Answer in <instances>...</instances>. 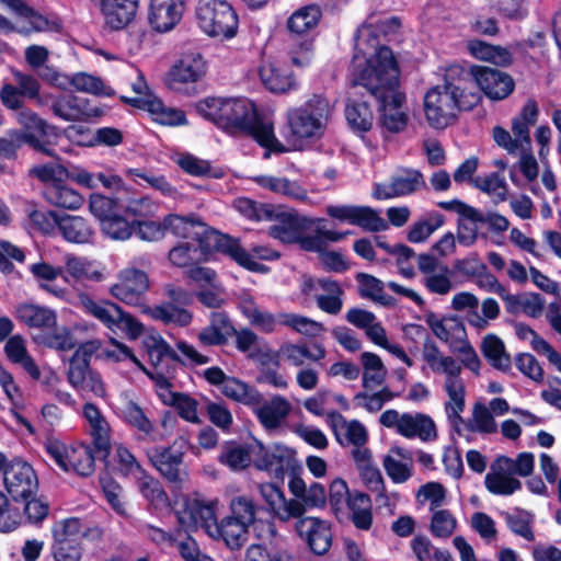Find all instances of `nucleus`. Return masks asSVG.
I'll use <instances>...</instances> for the list:
<instances>
[{"instance_id": "obj_49", "label": "nucleus", "mask_w": 561, "mask_h": 561, "mask_svg": "<svg viewBox=\"0 0 561 561\" xmlns=\"http://www.w3.org/2000/svg\"><path fill=\"white\" fill-rule=\"evenodd\" d=\"M481 351L486 360L497 370L508 371L512 367L511 356L503 341L496 335H486L481 343Z\"/></svg>"}, {"instance_id": "obj_15", "label": "nucleus", "mask_w": 561, "mask_h": 561, "mask_svg": "<svg viewBox=\"0 0 561 561\" xmlns=\"http://www.w3.org/2000/svg\"><path fill=\"white\" fill-rule=\"evenodd\" d=\"M3 484L13 501L27 500L36 494L38 479L33 467L21 458L9 461Z\"/></svg>"}, {"instance_id": "obj_46", "label": "nucleus", "mask_w": 561, "mask_h": 561, "mask_svg": "<svg viewBox=\"0 0 561 561\" xmlns=\"http://www.w3.org/2000/svg\"><path fill=\"white\" fill-rule=\"evenodd\" d=\"M44 196L49 204L70 210L79 209L84 203V198L79 192L62 183L47 185Z\"/></svg>"}, {"instance_id": "obj_38", "label": "nucleus", "mask_w": 561, "mask_h": 561, "mask_svg": "<svg viewBox=\"0 0 561 561\" xmlns=\"http://www.w3.org/2000/svg\"><path fill=\"white\" fill-rule=\"evenodd\" d=\"M83 416L89 425L90 433L94 439L95 446L99 450L107 454L111 448V428L107 421L101 411L92 403L84 404Z\"/></svg>"}, {"instance_id": "obj_39", "label": "nucleus", "mask_w": 561, "mask_h": 561, "mask_svg": "<svg viewBox=\"0 0 561 561\" xmlns=\"http://www.w3.org/2000/svg\"><path fill=\"white\" fill-rule=\"evenodd\" d=\"M259 73L264 87L272 92L285 93L296 87L293 75L276 64L262 65Z\"/></svg>"}, {"instance_id": "obj_44", "label": "nucleus", "mask_w": 561, "mask_h": 561, "mask_svg": "<svg viewBox=\"0 0 561 561\" xmlns=\"http://www.w3.org/2000/svg\"><path fill=\"white\" fill-rule=\"evenodd\" d=\"M477 66L467 68L462 65H450L446 68L444 73V83L438 87L443 88L448 92L460 98H468L469 93H466L468 83L474 81V70Z\"/></svg>"}, {"instance_id": "obj_45", "label": "nucleus", "mask_w": 561, "mask_h": 561, "mask_svg": "<svg viewBox=\"0 0 561 561\" xmlns=\"http://www.w3.org/2000/svg\"><path fill=\"white\" fill-rule=\"evenodd\" d=\"M57 227L62 237L69 242L88 243L93 237L91 226L87 219L80 216H59Z\"/></svg>"}, {"instance_id": "obj_56", "label": "nucleus", "mask_w": 561, "mask_h": 561, "mask_svg": "<svg viewBox=\"0 0 561 561\" xmlns=\"http://www.w3.org/2000/svg\"><path fill=\"white\" fill-rule=\"evenodd\" d=\"M135 102L156 115V119L163 125H182L186 122L185 114L182 111L167 108L159 99H139Z\"/></svg>"}, {"instance_id": "obj_32", "label": "nucleus", "mask_w": 561, "mask_h": 561, "mask_svg": "<svg viewBox=\"0 0 561 561\" xmlns=\"http://www.w3.org/2000/svg\"><path fill=\"white\" fill-rule=\"evenodd\" d=\"M15 119L21 126V129L19 130L22 134L31 135L35 140L33 145L28 146L36 151L51 156L50 150L41 141V137L46 135L47 123L34 111L28 107H24L23 105L21 108L15 110Z\"/></svg>"}, {"instance_id": "obj_37", "label": "nucleus", "mask_w": 561, "mask_h": 561, "mask_svg": "<svg viewBox=\"0 0 561 561\" xmlns=\"http://www.w3.org/2000/svg\"><path fill=\"white\" fill-rule=\"evenodd\" d=\"M539 110L534 100H528L517 116L512 119V131L524 151L530 150L529 129L538 119Z\"/></svg>"}, {"instance_id": "obj_63", "label": "nucleus", "mask_w": 561, "mask_h": 561, "mask_svg": "<svg viewBox=\"0 0 561 561\" xmlns=\"http://www.w3.org/2000/svg\"><path fill=\"white\" fill-rule=\"evenodd\" d=\"M391 179L398 197L410 195L425 186L423 174L414 169L401 170Z\"/></svg>"}, {"instance_id": "obj_1", "label": "nucleus", "mask_w": 561, "mask_h": 561, "mask_svg": "<svg viewBox=\"0 0 561 561\" xmlns=\"http://www.w3.org/2000/svg\"><path fill=\"white\" fill-rule=\"evenodd\" d=\"M422 358L434 375L443 376L442 387L447 397L444 412L448 424L458 435L462 436L465 431L479 434H493L497 431L491 411L480 402L473 405L471 417L463 420L467 389L461 367L453 356L444 354L433 341H426L422 346Z\"/></svg>"}, {"instance_id": "obj_62", "label": "nucleus", "mask_w": 561, "mask_h": 561, "mask_svg": "<svg viewBox=\"0 0 561 561\" xmlns=\"http://www.w3.org/2000/svg\"><path fill=\"white\" fill-rule=\"evenodd\" d=\"M305 218L288 217L268 228V234L284 243H297L300 239Z\"/></svg>"}, {"instance_id": "obj_61", "label": "nucleus", "mask_w": 561, "mask_h": 561, "mask_svg": "<svg viewBox=\"0 0 561 561\" xmlns=\"http://www.w3.org/2000/svg\"><path fill=\"white\" fill-rule=\"evenodd\" d=\"M278 319L279 324L307 336H317L324 331L320 322L297 313L280 312L278 313Z\"/></svg>"}, {"instance_id": "obj_47", "label": "nucleus", "mask_w": 561, "mask_h": 561, "mask_svg": "<svg viewBox=\"0 0 561 561\" xmlns=\"http://www.w3.org/2000/svg\"><path fill=\"white\" fill-rule=\"evenodd\" d=\"M322 18V11L317 4L299 8L287 20V28L295 34H306L317 27Z\"/></svg>"}, {"instance_id": "obj_27", "label": "nucleus", "mask_w": 561, "mask_h": 561, "mask_svg": "<svg viewBox=\"0 0 561 561\" xmlns=\"http://www.w3.org/2000/svg\"><path fill=\"white\" fill-rule=\"evenodd\" d=\"M425 322L432 333L450 350L467 337L465 324L457 316L442 317L432 312L426 316Z\"/></svg>"}, {"instance_id": "obj_64", "label": "nucleus", "mask_w": 561, "mask_h": 561, "mask_svg": "<svg viewBox=\"0 0 561 561\" xmlns=\"http://www.w3.org/2000/svg\"><path fill=\"white\" fill-rule=\"evenodd\" d=\"M345 116L350 126L360 131H367L373 125V112L366 102L348 101Z\"/></svg>"}, {"instance_id": "obj_20", "label": "nucleus", "mask_w": 561, "mask_h": 561, "mask_svg": "<svg viewBox=\"0 0 561 561\" xmlns=\"http://www.w3.org/2000/svg\"><path fill=\"white\" fill-rule=\"evenodd\" d=\"M297 534L316 554H324L331 547L332 534L327 520L313 516L294 517Z\"/></svg>"}, {"instance_id": "obj_52", "label": "nucleus", "mask_w": 561, "mask_h": 561, "mask_svg": "<svg viewBox=\"0 0 561 561\" xmlns=\"http://www.w3.org/2000/svg\"><path fill=\"white\" fill-rule=\"evenodd\" d=\"M351 513V518L356 528L368 530L373 524L371 500L362 492H353V496L347 503L346 513Z\"/></svg>"}, {"instance_id": "obj_4", "label": "nucleus", "mask_w": 561, "mask_h": 561, "mask_svg": "<svg viewBox=\"0 0 561 561\" xmlns=\"http://www.w3.org/2000/svg\"><path fill=\"white\" fill-rule=\"evenodd\" d=\"M332 114L333 105L321 94H313L301 106L290 108L287 112L289 141L301 149L305 142L320 139Z\"/></svg>"}, {"instance_id": "obj_25", "label": "nucleus", "mask_w": 561, "mask_h": 561, "mask_svg": "<svg viewBox=\"0 0 561 561\" xmlns=\"http://www.w3.org/2000/svg\"><path fill=\"white\" fill-rule=\"evenodd\" d=\"M251 409L262 426L267 432H274L285 423L291 412V404L285 397L276 394L268 401L263 399L262 403Z\"/></svg>"}, {"instance_id": "obj_12", "label": "nucleus", "mask_w": 561, "mask_h": 561, "mask_svg": "<svg viewBox=\"0 0 561 561\" xmlns=\"http://www.w3.org/2000/svg\"><path fill=\"white\" fill-rule=\"evenodd\" d=\"M46 451L65 472L90 477L95 470L93 450L88 445H66L60 440L50 439L46 444Z\"/></svg>"}, {"instance_id": "obj_60", "label": "nucleus", "mask_w": 561, "mask_h": 561, "mask_svg": "<svg viewBox=\"0 0 561 561\" xmlns=\"http://www.w3.org/2000/svg\"><path fill=\"white\" fill-rule=\"evenodd\" d=\"M90 213L100 221V225L118 213H124V205L116 198L102 194H91L89 198Z\"/></svg>"}, {"instance_id": "obj_28", "label": "nucleus", "mask_w": 561, "mask_h": 561, "mask_svg": "<svg viewBox=\"0 0 561 561\" xmlns=\"http://www.w3.org/2000/svg\"><path fill=\"white\" fill-rule=\"evenodd\" d=\"M185 0H151L149 22L158 32L172 30L181 20Z\"/></svg>"}, {"instance_id": "obj_9", "label": "nucleus", "mask_w": 561, "mask_h": 561, "mask_svg": "<svg viewBox=\"0 0 561 561\" xmlns=\"http://www.w3.org/2000/svg\"><path fill=\"white\" fill-rule=\"evenodd\" d=\"M400 20L396 16H379L371 14L365 24L357 32L356 48L358 53L354 56L351 71L356 58L360 60L362 69L368 67L371 59L376 57L379 49L388 48L379 42L380 36L389 37L400 28Z\"/></svg>"}, {"instance_id": "obj_11", "label": "nucleus", "mask_w": 561, "mask_h": 561, "mask_svg": "<svg viewBox=\"0 0 561 561\" xmlns=\"http://www.w3.org/2000/svg\"><path fill=\"white\" fill-rule=\"evenodd\" d=\"M379 423L409 439L419 438L422 442H433L437 438L434 420L424 413H400L394 409H388L380 414Z\"/></svg>"}, {"instance_id": "obj_29", "label": "nucleus", "mask_w": 561, "mask_h": 561, "mask_svg": "<svg viewBox=\"0 0 561 561\" xmlns=\"http://www.w3.org/2000/svg\"><path fill=\"white\" fill-rule=\"evenodd\" d=\"M139 0H101L100 8L104 23L111 30L119 31L136 18Z\"/></svg>"}, {"instance_id": "obj_21", "label": "nucleus", "mask_w": 561, "mask_h": 561, "mask_svg": "<svg viewBox=\"0 0 561 561\" xmlns=\"http://www.w3.org/2000/svg\"><path fill=\"white\" fill-rule=\"evenodd\" d=\"M511 458L497 457L484 478L486 490L495 495L508 496L522 489V482L510 471Z\"/></svg>"}, {"instance_id": "obj_33", "label": "nucleus", "mask_w": 561, "mask_h": 561, "mask_svg": "<svg viewBox=\"0 0 561 561\" xmlns=\"http://www.w3.org/2000/svg\"><path fill=\"white\" fill-rule=\"evenodd\" d=\"M53 114L65 121L76 122L90 117L93 111L89 107V101L73 94H65L55 99L51 103Z\"/></svg>"}, {"instance_id": "obj_18", "label": "nucleus", "mask_w": 561, "mask_h": 561, "mask_svg": "<svg viewBox=\"0 0 561 561\" xmlns=\"http://www.w3.org/2000/svg\"><path fill=\"white\" fill-rule=\"evenodd\" d=\"M325 211L333 219L358 226L367 231L379 232L388 228L387 221L378 211L368 206L329 205Z\"/></svg>"}, {"instance_id": "obj_30", "label": "nucleus", "mask_w": 561, "mask_h": 561, "mask_svg": "<svg viewBox=\"0 0 561 561\" xmlns=\"http://www.w3.org/2000/svg\"><path fill=\"white\" fill-rule=\"evenodd\" d=\"M234 332L228 316L224 312H211L209 323L197 333V341L204 347L221 346Z\"/></svg>"}, {"instance_id": "obj_24", "label": "nucleus", "mask_w": 561, "mask_h": 561, "mask_svg": "<svg viewBox=\"0 0 561 561\" xmlns=\"http://www.w3.org/2000/svg\"><path fill=\"white\" fill-rule=\"evenodd\" d=\"M474 82L491 100H503L514 90V81L511 76L497 69L477 66Z\"/></svg>"}, {"instance_id": "obj_3", "label": "nucleus", "mask_w": 561, "mask_h": 561, "mask_svg": "<svg viewBox=\"0 0 561 561\" xmlns=\"http://www.w3.org/2000/svg\"><path fill=\"white\" fill-rule=\"evenodd\" d=\"M197 113L228 134H248L270 152H285V146L274 134L271 117L257 113L255 104L247 98L207 96L195 104Z\"/></svg>"}, {"instance_id": "obj_59", "label": "nucleus", "mask_w": 561, "mask_h": 561, "mask_svg": "<svg viewBox=\"0 0 561 561\" xmlns=\"http://www.w3.org/2000/svg\"><path fill=\"white\" fill-rule=\"evenodd\" d=\"M233 208L241 216L252 221L270 220L274 216V209L271 205L257 203L248 197L236 198Z\"/></svg>"}, {"instance_id": "obj_41", "label": "nucleus", "mask_w": 561, "mask_h": 561, "mask_svg": "<svg viewBox=\"0 0 561 561\" xmlns=\"http://www.w3.org/2000/svg\"><path fill=\"white\" fill-rule=\"evenodd\" d=\"M141 312L165 324H175L179 327L188 325L193 319L188 310L172 302H164L154 307L141 306Z\"/></svg>"}, {"instance_id": "obj_13", "label": "nucleus", "mask_w": 561, "mask_h": 561, "mask_svg": "<svg viewBox=\"0 0 561 561\" xmlns=\"http://www.w3.org/2000/svg\"><path fill=\"white\" fill-rule=\"evenodd\" d=\"M217 500L187 499L176 513L178 520L186 530L201 527L213 539L221 540V519L217 520Z\"/></svg>"}, {"instance_id": "obj_43", "label": "nucleus", "mask_w": 561, "mask_h": 561, "mask_svg": "<svg viewBox=\"0 0 561 561\" xmlns=\"http://www.w3.org/2000/svg\"><path fill=\"white\" fill-rule=\"evenodd\" d=\"M67 273L76 280L102 282L105 279V268L85 257L68 255L65 260Z\"/></svg>"}, {"instance_id": "obj_17", "label": "nucleus", "mask_w": 561, "mask_h": 561, "mask_svg": "<svg viewBox=\"0 0 561 561\" xmlns=\"http://www.w3.org/2000/svg\"><path fill=\"white\" fill-rule=\"evenodd\" d=\"M14 83L4 82L0 89L2 105L15 111L21 108L24 99L39 100L41 83L32 75L12 69Z\"/></svg>"}, {"instance_id": "obj_40", "label": "nucleus", "mask_w": 561, "mask_h": 561, "mask_svg": "<svg viewBox=\"0 0 561 561\" xmlns=\"http://www.w3.org/2000/svg\"><path fill=\"white\" fill-rule=\"evenodd\" d=\"M280 357L293 366H302L306 360L319 362L324 358L325 350L321 344L314 343L309 347L307 344L284 343L279 347Z\"/></svg>"}, {"instance_id": "obj_8", "label": "nucleus", "mask_w": 561, "mask_h": 561, "mask_svg": "<svg viewBox=\"0 0 561 561\" xmlns=\"http://www.w3.org/2000/svg\"><path fill=\"white\" fill-rule=\"evenodd\" d=\"M195 20L198 27L210 37L229 39L238 31V15L226 0H198Z\"/></svg>"}, {"instance_id": "obj_7", "label": "nucleus", "mask_w": 561, "mask_h": 561, "mask_svg": "<svg viewBox=\"0 0 561 561\" xmlns=\"http://www.w3.org/2000/svg\"><path fill=\"white\" fill-rule=\"evenodd\" d=\"M479 100L476 93L460 98L438 85L433 87L424 96L425 118L431 127L444 129L456 119L460 111L471 110Z\"/></svg>"}, {"instance_id": "obj_58", "label": "nucleus", "mask_w": 561, "mask_h": 561, "mask_svg": "<svg viewBox=\"0 0 561 561\" xmlns=\"http://www.w3.org/2000/svg\"><path fill=\"white\" fill-rule=\"evenodd\" d=\"M70 87L79 92L98 96H111L114 94L113 89L105 85L101 78L87 72L72 75L70 77Z\"/></svg>"}, {"instance_id": "obj_14", "label": "nucleus", "mask_w": 561, "mask_h": 561, "mask_svg": "<svg viewBox=\"0 0 561 561\" xmlns=\"http://www.w3.org/2000/svg\"><path fill=\"white\" fill-rule=\"evenodd\" d=\"M214 243L220 252L229 255L240 266L252 272L264 270V266L255 259L272 261L278 257V253L266 245H254L251 252H248L240 244L239 239L218 232L214 233Z\"/></svg>"}, {"instance_id": "obj_2", "label": "nucleus", "mask_w": 561, "mask_h": 561, "mask_svg": "<svg viewBox=\"0 0 561 561\" xmlns=\"http://www.w3.org/2000/svg\"><path fill=\"white\" fill-rule=\"evenodd\" d=\"M351 81L354 87L365 88L380 102V125L392 134L401 133L409 123V110L405 96L398 90L399 69L389 48L379 49L378 54L362 69L356 58Z\"/></svg>"}, {"instance_id": "obj_55", "label": "nucleus", "mask_w": 561, "mask_h": 561, "mask_svg": "<svg viewBox=\"0 0 561 561\" xmlns=\"http://www.w3.org/2000/svg\"><path fill=\"white\" fill-rule=\"evenodd\" d=\"M468 49L476 58L499 66H507L512 61V56L507 49L490 45L482 41H470L468 43Z\"/></svg>"}, {"instance_id": "obj_53", "label": "nucleus", "mask_w": 561, "mask_h": 561, "mask_svg": "<svg viewBox=\"0 0 561 561\" xmlns=\"http://www.w3.org/2000/svg\"><path fill=\"white\" fill-rule=\"evenodd\" d=\"M205 62L199 55L182 58L171 70V77L179 82H195L205 73Z\"/></svg>"}, {"instance_id": "obj_36", "label": "nucleus", "mask_w": 561, "mask_h": 561, "mask_svg": "<svg viewBox=\"0 0 561 561\" xmlns=\"http://www.w3.org/2000/svg\"><path fill=\"white\" fill-rule=\"evenodd\" d=\"M19 321L30 328L49 329L56 324V312L45 306L36 304H20L15 309Z\"/></svg>"}, {"instance_id": "obj_19", "label": "nucleus", "mask_w": 561, "mask_h": 561, "mask_svg": "<svg viewBox=\"0 0 561 561\" xmlns=\"http://www.w3.org/2000/svg\"><path fill=\"white\" fill-rule=\"evenodd\" d=\"M417 267L423 275L422 283L430 293L445 296L453 289L450 268L434 255L420 254L417 256Z\"/></svg>"}, {"instance_id": "obj_22", "label": "nucleus", "mask_w": 561, "mask_h": 561, "mask_svg": "<svg viewBox=\"0 0 561 561\" xmlns=\"http://www.w3.org/2000/svg\"><path fill=\"white\" fill-rule=\"evenodd\" d=\"M67 379L70 386L82 397L93 394L103 398L105 385L101 375L82 362H69Z\"/></svg>"}, {"instance_id": "obj_57", "label": "nucleus", "mask_w": 561, "mask_h": 561, "mask_svg": "<svg viewBox=\"0 0 561 561\" xmlns=\"http://www.w3.org/2000/svg\"><path fill=\"white\" fill-rule=\"evenodd\" d=\"M445 222V217L436 211L428 213L422 220L414 222L409 232L408 240L412 243L424 242L432 233Z\"/></svg>"}, {"instance_id": "obj_35", "label": "nucleus", "mask_w": 561, "mask_h": 561, "mask_svg": "<svg viewBox=\"0 0 561 561\" xmlns=\"http://www.w3.org/2000/svg\"><path fill=\"white\" fill-rule=\"evenodd\" d=\"M4 353L10 362L21 366L32 379L41 380L42 371L28 354L26 340L23 336L13 335L9 337L4 345Z\"/></svg>"}, {"instance_id": "obj_50", "label": "nucleus", "mask_w": 561, "mask_h": 561, "mask_svg": "<svg viewBox=\"0 0 561 561\" xmlns=\"http://www.w3.org/2000/svg\"><path fill=\"white\" fill-rule=\"evenodd\" d=\"M428 531L435 538L439 540L449 539L458 528V518L448 508H438L431 511Z\"/></svg>"}, {"instance_id": "obj_51", "label": "nucleus", "mask_w": 561, "mask_h": 561, "mask_svg": "<svg viewBox=\"0 0 561 561\" xmlns=\"http://www.w3.org/2000/svg\"><path fill=\"white\" fill-rule=\"evenodd\" d=\"M351 513V518L356 528L368 530L373 524L371 500L362 492H353V496L347 503L346 513Z\"/></svg>"}, {"instance_id": "obj_5", "label": "nucleus", "mask_w": 561, "mask_h": 561, "mask_svg": "<svg viewBox=\"0 0 561 561\" xmlns=\"http://www.w3.org/2000/svg\"><path fill=\"white\" fill-rule=\"evenodd\" d=\"M260 494L270 513L283 523L304 516L307 508L323 507L327 503V491L318 482H312L307 488L301 500H287L284 492L272 483L261 484Z\"/></svg>"}, {"instance_id": "obj_54", "label": "nucleus", "mask_w": 561, "mask_h": 561, "mask_svg": "<svg viewBox=\"0 0 561 561\" xmlns=\"http://www.w3.org/2000/svg\"><path fill=\"white\" fill-rule=\"evenodd\" d=\"M363 366V386L371 388L381 385L385 381L387 369L381 358L371 352H364L360 355Z\"/></svg>"}, {"instance_id": "obj_42", "label": "nucleus", "mask_w": 561, "mask_h": 561, "mask_svg": "<svg viewBox=\"0 0 561 561\" xmlns=\"http://www.w3.org/2000/svg\"><path fill=\"white\" fill-rule=\"evenodd\" d=\"M221 392L225 397L249 408L262 403L263 400V394L254 386L236 377H230L225 382Z\"/></svg>"}, {"instance_id": "obj_48", "label": "nucleus", "mask_w": 561, "mask_h": 561, "mask_svg": "<svg viewBox=\"0 0 561 561\" xmlns=\"http://www.w3.org/2000/svg\"><path fill=\"white\" fill-rule=\"evenodd\" d=\"M165 232L170 231L172 234L179 238H192L198 234L196 229H203L205 227L203 220L194 215L182 216L178 214H170L163 217Z\"/></svg>"}, {"instance_id": "obj_23", "label": "nucleus", "mask_w": 561, "mask_h": 561, "mask_svg": "<svg viewBox=\"0 0 561 561\" xmlns=\"http://www.w3.org/2000/svg\"><path fill=\"white\" fill-rule=\"evenodd\" d=\"M256 466L274 478L283 479L286 473L295 472L298 461L293 449L277 444L264 450L262 457L256 461Z\"/></svg>"}, {"instance_id": "obj_10", "label": "nucleus", "mask_w": 561, "mask_h": 561, "mask_svg": "<svg viewBox=\"0 0 561 561\" xmlns=\"http://www.w3.org/2000/svg\"><path fill=\"white\" fill-rule=\"evenodd\" d=\"M79 304L85 313L98 319L108 330L125 333L129 340L138 339L144 331L142 324L136 318L114 302H98L89 295L80 294Z\"/></svg>"}, {"instance_id": "obj_16", "label": "nucleus", "mask_w": 561, "mask_h": 561, "mask_svg": "<svg viewBox=\"0 0 561 561\" xmlns=\"http://www.w3.org/2000/svg\"><path fill=\"white\" fill-rule=\"evenodd\" d=\"M149 288L148 275L135 267H126L118 273L117 283L110 287V294L130 306L141 309L144 294Z\"/></svg>"}, {"instance_id": "obj_26", "label": "nucleus", "mask_w": 561, "mask_h": 561, "mask_svg": "<svg viewBox=\"0 0 561 561\" xmlns=\"http://www.w3.org/2000/svg\"><path fill=\"white\" fill-rule=\"evenodd\" d=\"M152 466L172 483H182L186 479L181 453L173 451L172 447H156L148 453Z\"/></svg>"}, {"instance_id": "obj_31", "label": "nucleus", "mask_w": 561, "mask_h": 561, "mask_svg": "<svg viewBox=\"0 0 561 561\" xmlns=\"http://www.w3.org/2000/svg\"><path fill=\"white\" fill-rule=\"evenodd\" d=\"M331 426L336 440L342 445L364 446L368 440L366 427L357 420L347 421L342 414L334 412L330 415Z\"/></svg>"}, {"instance_id": "obj_34", "label": "nucleus", "mask_w": 561, "mask_h": 561, "mask_svg": "<svg viewBox=\"0 0 561 561\" xmlns=\"http://www.w3.org/2000/svg\"><path fill=\"white\" fill-rule=\"evenodd\" d=\"M30 272L41 289L58 299H67L68 290L56 284L57 278L62 274V267L41 261L32 264Z\"/></svg>"}, {"instance_id": "obj_6", "label": "nucleus", "mask_w": 561, "mask_h": 561, "mask_svg": "<svg viewBox=\"0 0 561 561\" xmlns=\"http://www.w3.org/2000/svg\"><path fill=\"white\" fill-rule=\"evenodd\" d=\"M229 515L221 518V540L230 549L241 548L249 539L250 528L259 520L261 506L245 494L229 500Z\"/></svg>"}]
</instances>
